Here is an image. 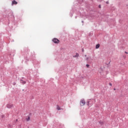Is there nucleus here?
I'll return each instance as SVG.
<instances>
[{
  "instance_id": "13",
  "label": "nucleus",
  "mask_w": 128,
  "mask_h": 128,
  "mask_svg": "<svg viewBox=\"0 0 128 128\" xmlns=\"http://www.w3.org/2000/svg\"><path fill=\"white\" fill-rule=\"evenodd\" d=\"M86 68H90V64H86Z\"/></svg>"
},
{
  "instance_id": "11",
  "label": "nucleus",
  "mask_w": 128,
  "mask_h": 128,
  "mask_svg": "<svg viewBox=\"0 0 128 128\" xmlns=\"http://www.w3.org/2000/svg\"><path fill=\"white\" fill-rule=\"evenodd\" d=\"M86 104H87V106H90V101H88L86 102Z\"/></svg>"
},
{
  "instance_id": "18",
  "label": "nucleus",
  "mask_w": 128,
  "mask_h": 128,
  "mask_svg": "<svg viewBox=\"0 0 128 128\" xmlns=\"http://www.w3.org/2000/svg\"><path fill=\"white\" fill-rule=\"evenodd\" d=\"M125 54H128V52H125Z\"/></svg>"
},
{
  "instance_id": "16",
  "label": "nucleus",
  "mask_w": 128,
  "mask_h": 128,
  "mask_svg": "<svg viewBox=\"0 0 128 128\" xmlns=\"http://www.w3.org/2000/svg\"><path fill=\"white\" fill-rule=\"evenodd\" d=\"M86 60H88V58H86Z\"/></svg>"
},
{
  "instance_id": "4",
  "label": "nucleus",
  "mask_w": 128,
  "mask_h": 128,
  "mask_svg": "<svg viewBox=\"0 0 128 128\" xmlns=\"http://www.w3.org/2000/svg\"><path fill=\"white\" fill-rule=\"evenodd\" d=\"M12 6H14V4H18V2L16 0H13L12 3Z\"/></svg>"
},
{
  "instance_id": "23",
  "label": "nucleus",
  "mask_w": 128,
  "mask_h": 128,
  "mask_svg": "<svg viewBox=\"0 0 128 128\" xmlns=\"http://www.w3.org/2000/svg\"><path fill=\"white\" fill-rule=\"evenodd\" d=\"M16 121L18 122V120H16Z\"/></svg>"
},
{
  "instance_id": "24",
  "label": "nucleus",
  "mask_w": 128,
  "mask_h": 128,
  "mask_svg": "<svg viewBox=\"0 0 128 128\" xmlns=\"http://www.w3.org/2000/svg\"><path fill=\"white\" fill-rule=\"evenodd\" d=\"M85 56H86V55H85Z\"/></svg>"
},
{
  "instance_id": "19",
  "label": "nucleus",
  "mask_w": 128,
  "mask_h": 128,
  "mask_svg": "<svg viewBox=\"0 0 128 128\" xmlns=\"http://www.w3.org/2000/svg\"><path fill=\"white\" fill-rule=\"evenodd\" d=\"M82 24H84V21L82 20Z\"/></svg>"
},
{
  "instance_id": "15",
  "label": "nucleus",
  "mask_w": 128,
  "mask_h": 128,
  "mask_svg": "<svg viewBox=\"0 0 128 128\" xmlns=\"http://www.w3.org/2000/svg\"><path fill=\"white\" fill-rule=\"evenodd\" d=\"M98 8H102V6L100 5H99Z\"/></svg>"
},
{
  "instance_id": "20",
  "label": "nucleus",
  "mask_w": 128,
  "mask_h": 128,
  "mask_svg": "<svg viewBox=\"0 0 128 128\" xmlns=\"http://www.w3.org/2000/svg\"><path fill=\"white\" fill-rule=\"evenodd\" d=\"M82 52H84V49H82Z\"/></svg>"
},
{
  "instance_id": "3",
  "label": "nucleus",
  "mask_w": 128,
  "mask_h": 128,
  "mask_svg": "<svg viewBox=\"0 0 128 128\" xmlns=\"http://www.w3.org/2000/svg\"><path fill=\"white\" fill-rule=\"evenodd\" d=\"M14 107V104H8L6 105V108H12Z\"/></svg>"
},
{
  "instance_id": "10",
  "label": "nucleus",
  "mask_w": 128,
  "mask_h": 128,
  "mask_svg": "<svg viewBox=\"0 0 128 128\" xmlns=\"http://www.w3.org/2000/svg\"><path fill=\"white\" fill-rule=\"evenodd\" d=\"M100 124L102 125V124H104V123L103 122H100Z\"/></svg>"
},
{
  "instance_id": "9",
  "label": "nucleus",
  "mask_w": 128,
  "mask_h": 128,
  "mask_svg": "<svg viewBox=\"0 0 128 128\" xmlns=\"http://www.w3.org/2000/svg\"><path fill=\"white\" fill-rule=\"evenodd\" d=\"M57 110H62V108H60V106H57Z\"/></svg>"
},
{
  "instance_id": "22",
  "label": "nucleus",
  "mask_w": 128,
  "mask_h": 128,
  "mask_svg": "<svg viewBox=\"0 0 128 128\" xmlns=\"http://www.w3.org/2000/svg\"><path fill=\"white\" fill-rule=\"evenodd\" d=\"M76 18H77L76 16L75 17Z\"/></svg>"
},
{
  "instance_id": "5",
  "label": "nucleus",
  "mask_w": 128,
  "mask_h": 128,
  "mask_svg": "<svg viewBox=\"0 0 128 128\" xmlns=\"http://www.w3.org/2000/svg\"><path fill=\"white\" fill-rule=\"evenodd\" d=\"M20 84H26V81H24L22 80H20Z\"/></svg>"
},
{
  "instance_id": "14",
  "label": "nucleus",
  "mask_w": 128,
  "mask_h": 128,
  "mask_svg": "<svg viewBox=\"0 0 128 128\" xmlns=\"http://www.w3.org/2000/svg\"><path fill=\"white\" fill-rule=\"evenodd\" d=\"M109 85L110 86H112V83H110Z\"/></svg>"
},
{
  "instance_id": "1",
  "label": "nucleus",
  "mask_w": 128,
  "mask_h": 128,
  "mask_svg": "<svg viewBox=\"0 0 128 128\" xmlns=\"http://www.w3.org/2000/svg\"><path fill=\"white\" fill-rule=\"evenodd\" d=\"M52 42H54V44H60V40L56 38H54L52 40Z\"/></svg>"
},
{
  "instance_id": "7",
  "label": "nucleus",
  "mask_w": 128,
  "mask_h": 128,
  "mask_svg": "<svg viewBox=\"0 0 128 128\" xmlns=\"http://www.w3.org/2000/svg\"><path fill=\"white\" fill-rule=\"evenodd\" d=\"M100 44H96V49L100 48Z\"/></svg>"
},
{
  "instance_id": "17",
  "label": "nucleus",
  "mask_w": 128,
  "mask_h": 128,
  "mask_svg": "<svg viewBox=\"0 0 128 128\" xmlns=\"http://www.w3.org/2000/svg\"><path fill=\"white\" fill-rule=\"evenodd\" d=\"M106 4H108V1H107V2H106Z\"/></svg>"
},
{
  "instance_id": "2",
  "label": "nucleus",
  "mask_w": 128,
  "mask_h": 128,
  "mask_svg": "<svg viewBox=\"0 0 128 128\" xmlns=\"http://www.w3.org/2000/svg\"><path fill=\"white\" fill-rule=\"evenodd\" d=\"M86 104V101L84 100V99H82L80 101V105L82 106H84Z\"/></svg>"
},
{
  "instance_id": "21",
  "label": "nucleus",
  "mask_w": 128,
  "mask_h": 128,
  "mask_svg": "<svg viewBox=\"0 0 128 128\" xmlns=\"http://www.w3.org/2000/svg\"><path fill=\"white\" fill-rule=\"evenodd\" d=\"M114 90H116V88H114Z\"/></svg>"
},
{
  "instance_id": "12",
  "label": "nucleus",
  "mask_w": 128,
  "mask_h": 128,
  "mask_svg": "<svg viewBox=\"0 0 128 128\" xmlns=\"http://www.w3.org/2000/svg\"><path fill=\"white\" fill-rule=\"evenodd\" d=\"M12 84H13V86H16V82H14L12 83Z\"/></svg>"
},
{
  "instance_id": "8",
  "label": "nucleus",
  "mask_w": 128,
  "mask_h": 128,
  "mask_svg": "<svg viewBox=\"0 0 128 128\" xmlns=\"http://www.w3.org/2000/svg\"><path fill=\"white\" fill-rule=\"evenodd\" d=\"M78 56H79L78 53H76V56H73V57H74V58H78Z\"/></svg>"
},
{
  "instance_id": "6",
  "label": "nucleus",
  "mask_w": 128,
  "mask_h": 128,
  "mask_svg": "<svg viewBox=\"0 0 128 128\" xmlns=\"http://www.w3.org/2000/svg\"><path fill=\"white\" fill-rule=\"evenodd\" d=\"M26 122H30V116H28V118H26Z\"/></svg>"
}]
</instances>
